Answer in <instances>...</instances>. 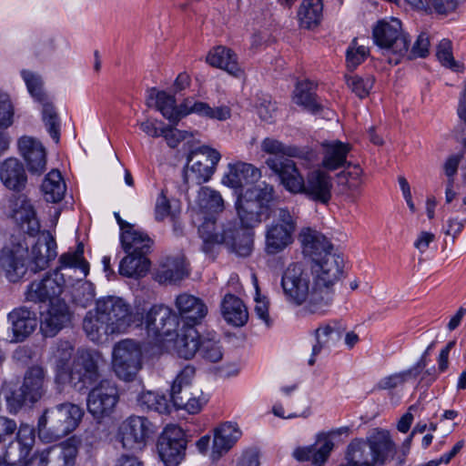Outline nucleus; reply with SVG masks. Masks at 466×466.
Instances as JSON below:
<instances>
[{
	"label": "nucleus",
	"instance_id": "14",
	"mask_svg": "<svg viewBox=\"0 0 466 466\" xmlns=\"http://www.w3.org/2000/svg\"><path fill=\"white\" fill-rule=\"evenodd\" d=\"M96 307L116 334L126 332L134 321L130 305L119 297L101 298L96 301Z\"/></svg>",
	"mask_w": 466,
	"mask_h": 466
},
{
	"label": "nucleus",
	"instance_id": "59",
	"mask_svg": "<svg viewBox=\"0 0 466 466\" xmlns=\"http://www.w3.org/2000/svg\"><path fill=\"white\" fill-rule=\"evenodd\" d=\"M293 100L297 105L302 106L311 112H317L319 109V106L314 95L309 90L307 84H298L296 86Z\"/></svg>",
	"mask_w": 466,
	"mask_h": 466
},
{
	"label": "nucleus",
	"instance_id": "50",
	"mask_svg": "<svg viewBox=\"0 0 466 466\" xmlns=\"http://www.w3.org/2000/svg\"><path fill=\"white\" fill-rule=\"evenodd\" d=\"M187 275V262L183 256L167 258L166 263L158 271L160 282H177Z\"/></svg>",
	"mask_w": 466,
	"mask_h": 466
},
{
	"label": "nucleus",
	"instance_id": "18",
	"mask_svg": "<svg viewBox=\"0 0 466 466\" xmlns=\"http://www.w3.org/2000/svg\"><path fill=\"white\" fill-rule=\"evenodd\" d=\"M266 164L280 179L283 187L289 192L299 194L303 188L304 177L295 162L289 157H270Z\"/></svg>",
	"mask_w": 466,
	"mask_h": 466
},
{
	"label": "nucleus",
	"instance_id": "16",
	"mask_svg": "<svg viewBox=\"0 0 466 466\" xmlns=\"http://www.w3.org/2000/svg\"><path fill=\"white\" fill-rule=\"evenodd\" d=\"M347 427L340 428L329 432H320L316 437V441L312 445L297 447L292 453L294 459L298 461H311L316 466H320L326 462L333 448V437L347 433Z\"/></svg>",
	"mask_w": 466,
	"mask_h": 466
},
{
	"label": "nucleus",
	"instance_id": "9",
	"mask_svg": "<svg viewBox=\"0 0 466 466\" xmlns=\"http://www.w3.org/2000/svg\"><path fill=\"white\" fill-rule=\"evenodd\" d=\"M105 363L103 354L96 350H78L69 372L70 384L78 390L86 388L99 377V366Z\"/></svg>",
	"mask_w": 466,
	"mask_h": 466
},
{
	"label": "nucleus",
	"instance_id": "61",
	"mask_svg": "<svg viewBox=\"0 0 466 466\" xmlns=\"http://www.w3.org/2000/svg\"><path fill=\"white\" fill-rule=\"evenodd\" d=\"M346 83L356 96L364 98L370 94L374 84V78L372 76L363 78L359 76H346Z\"/></svg>",
	"mask_w": 466,
	"mask_h": 466
},
{
	"label": "nucleus",
	"instance_id": "36",
	"mask_svg": "<svg viewBox=\"0 0 466 466\" xmlns=\"http://www.w3.org/2000/svg\"><path fill=\"white\" fill-rule=\"evenodd\" d=\"M177 107L179 114H181V118L191 113H195L210 119L224 121L228 119L231 116V111L228 106H221L218 107H211L208 104L204 102H196L193 98L185 99Z\"/></svg>",
	"mask_w": 466,
	"mask_h": 466
},
{
	"label": "nucleus",
	"instance_id": "25",
	"mask_svg": "<svg viewBox=\"0 0 466 466\" xmlns=\"http://www.w3.org/2000/svg\"><path fill=\"white\" fill-rule=\"evenodd\" d=\"M261 172L253 165L246 162H236L228 165V172L222 177V184L233 188L236 192L241 191L248 184L258 181Z\"/></svg>",
	"mask_w": 466,
	"mask_h": 466
},
{
	"label": "nucleus",
	"instance_id": "4",
	"mask_svg": "<svg viewBox=\"0 0 466 466\" xmlns=\"http://www.w3.org/2000/svg\"><path fill=\"white\" fill-rule=\"evenodd\" d=\"M46 389L47 380L44 368L30 367L25 373L23 384L19 389L12 390L5 386L3 390L9 412L16 413L24 405L37 402L46 394Z\"/></svg>",
	"mask_w": 466,
	"mask_h": 466
},
{
	"label": "nucleus",
	"instance_id": "49",
	"mask_svg": "<svg viewBox=\"0 0 466 466\" xmlns=\"http://www.w3.org/2000/svg\"><path fill=\"white\" fill-rule=\"evenodd\" d=\"M347 463L341 466H374L368 441L355 440L347 449Z\"/></svg>",
	"mask_w": 466,
	"mask_h": 466
},
{
	"label": "nucleus",
	"instance_id": "57",
	"mask_svg": "<svg viewBox=\"0 0 466 466\" xmlns=\"http://www.w3.org/2000/svg\"><path fill=\"white\" fill-rule=\"evenodd\" d=\"M16 431L15 441L21 451V457L26 458L35 444V431L27 424H21Z\"/></svg>",
	"mask_w": 466,
	"mask_h": 466
},
{
	"label": "nucleus",
	"instance_id": "37",
	"mask_svg": "<svg viewBox=\"0 0 466 466\" xmlns=\"http://www.w3.org/2000/svg\"><path fill=\"white\" fill-rule=\"evenodd\" d=\"M198 234L202 239V251L214 259L220 245L225 241L226 230L218 231L216 221L213 218H207L199 226Z\"/></svg>",
	"mask_w": 466,
	"mask_h": 466
},
{
	"label": "nucleus",
	"instance_id": "10",
	"mask_svg": "<svg viewBox=\"0 0 466 466\" xmlns=\"http://www.w3.org/2000/svg\"><path fill=\"white\" fill-rule=\"evenodd\" d=\"M145 328L149 338L157 341L171 340L178 330V316L165 305H154L146 313Z\"/></svg>",
	"mask_w": 466,
	"mask_h": 466
},
{
	"label": "nucleus",
	"instance_id": "45",
	"mask_svg": "<svg viewBox=\"0 0 466 466\" xmlns=\"http://www.w3.org/2000/svg\"><path fill=\"white\" fill-rule=\"evenodd\" d=\"M151 239L144 232L137 231L130 225L121 233V243L126 253L146 254L147 253Z\"/></svg>",
	"mask_w": 466,
	"mask_h": 466
},
{
	"label": "nucleus",
	"instance_id": "32",
	"mask_svg": "<svg viewBox=\"0 0 466 466\" xmlns=\"http://www.w3.org/2000/svg\"><path fill=\"white\" fill-rule=\"evenodd\" d=\"M146 104L148 107H155L172 125H177L181 119V114L176 105L175 96L165 91L152 88L148 91Z\"/></svg>",
	"mask_w": 466,
	"mask_h": 466
},
{
	"label": "nucleus",
	"instance_id": "55",
	"mask_svg": "<svg viewBox=\"0 0 466 466\" xmlns=\"http://www.w3.org/2000/svg\"><path fill=\"white\" fill-rule=\"evenodd\" d=\"M240 194L248 198H251L253 202H257L260 208L268 211V205L274 198V188L271 185L262 182Z\"/></svg>",
	"mask_w": 466,
	"mask_h": 466
},
{
	"label": "nucleus",
	"instance_id": "6",
	"mask_svg": "<svg viewBox=\"0 0 466 466\" xmlns=\"http://www.w3.org/2000/svg\"><path fill=\"white\" fill-rule=\"evenodd\" d=\"M143 368V350L138 341L121 339L112 349L111 369L117 379L134 381Z\"/></svg>",
	"mask_w": 466,
	"mask_h": 466
},
{
	"label": "nucleus",
	"instance_id": "35",
	"mask_svg": "<svg viewBox=\"0 0 466 466\" xmlns=\"http://www.w3.org/2000/svg\"><path fill=\"white\" fill-rule=\"evenodd\" d=\"M0 179L10 190H23L27 182L24 165L16 158L5 160L0 166Z\"/></svg>",
	"mask_w": 466,
	"mask_h": 466
},
{
	"label": "nucleus",
	"instance_id": "23",
	"mask_svg": "<svg viewBox=\"0 0 466 466\" xmlns=\"http://www.w3.org/2000/svg\"><path fill=\"white\" fill-rule=\"evenodd\" d=\"M175 307L184 325H196L201 323L208 312V306L199 298L188 293L179 294L175 299Z\"/></svg>",
	"mask_w": 466,
	"mask_h": 466
},
{
	"label": "nucleus",
	"instance_id": "58",
	"mask_svg": "<svg viewBox=\"0 0 466 466\" xmlns=\"http://www.w3.org/2000/svg\"><path fill=\"white\" fill-rule=\"evenodd\" d=\"M80 441L76 437L70 438L60 445L58 458L62 461L60 466H75L78 455Z\"/></svg>",
	"mask_w": 466,
	"mask_h": 466
},
{
	"label": "nucleus",
	"instance_id": "3",
	"mask_svg": "<svg viewBox=\"0 0 466 466\" xmlns=\"http://www.w3.org/2000/svg\"><path fill=\"white\" fill-rule=\"evenodd\" d=\"M372 36L383 54L390 56V64L397 65L410 46L409 35L404 32L401 22L395 17L379 21L373 27Z\"/></svg>",
	"mask_w": 466,
	"mask_h": 466
},
{
	"label": "nucleus",
	"instance_id": "13",
	"mask_svg": "<svg viewBox=\"0 0 466 466\" xmlns=\"http://www.w3.org/2000/svg\"><path fill=\"white\" fill-rule=\"evenodd\" d=\"M118 399L116 384L111 380H102L88 393V412L98 420L109 417L114 412Z\"/></svg>",
	"mask_w": 466,
	"mask_h": 466
},
{
	"label": "nucleus",
	"instance_id": "63",
	"mask_svg": "<svg viewBox=\"0 0 466 466\" xmlns=\"http://www.w3.org/2000/svg\"><path fill=\"white\" fill-rule=\"evenodd\" d=\"M368 55V48L364 46H359L357 39H354L347 50V66L351 70L355 69L365 60Z\"/></svg>",
	"mask_w": 466,
	"mask_h": 466
},
{
	"label": "nucleus",
	"instance_id": "2",
	"mask_svg": "<svg viewBox=\"0 0 466 466\" xmlns=\"http://www.w3.org/2000/svg\"><path fill=\"white\" fill-rule=\"evenodd\" d=\"M281 287L289 303L295 306L305 304L306 309L311 313L326 312L323 305L314 302L310 274L301 264L289 265L283 272Z\"/></svg>",
	"mask_w": 466,
	"mask_h": 466
},
{
	"label": "nucleus",
	"instance_id": "26",
	"mask_svg": "<svg viewBox=\"0 0 466 466\" xmlns=\"http://www.w3.org/2000/svg\"><path fill=\"white\" fill-rule=\"evenodd\" d=\"M70 321L68 306L63 300L52 302L42 313L40 329L45 336L53 337Z\"/></svg>",
	"mask_w": 466,
	"mask_h": 466
},
{
	"label": "nucleus",
	"instance_id": "41",
	"mask_svg": "<svg viewBox=\"0 0 466 466\" xmlns=\"http://www.w3.org/2000/svg\"><path fill=\"white\" fill-rule=\"evenodd\" d=\"M83 329L88 339L94 342L101 341L107 335L116 334L108 321L98 312L96 307L86 314L83 319Z\"/></svg>",
	"mask_w": 466,
	"mask_h": 466
},
{
	"label": "nucleus",
	"instance_id": "12",
	"mask_svg": "<svg viewBox=\"0 0 466 466\" xmlns=\"http://www.w3.org/2000/svg\"><path fill=\"white\" fill-rule=\"evenodd\" d=\"M88 271V263L84 258V246L80 243L75 250H68L60 256L59 267L52 274L54 277H62L58 283L64 289L66 286H74L75 283L81 282Z\"/></svg>",
	"mask_w": 466,
	"mask_h": 466
},
{
	"label": "nucleus",
	"instance_id": "5",
	"mask_svg": "<svg viewBox=\"0 0 466 466\" xmlns=\"http://www.w3.org/2000/svg\"><path fill=\"white\" fill-rule=\"evenodd\" d=\"M297 229V216L287 208H279L272 221L265 228V252L277 255L290 246Z\"/></svg>",
	"mask_w": 466,
	"mask_h": 466
},
{
	"label": "nucleus",
	"instance_id": "15",
	"mask_svg": "<svg viewBox=\"0 0 466 466\" xmlns=\"http://www.w3.org/2000/svg\"><path fill=\"white\" fill-rule=\"evenodd\" d=\"M187 440L182 429L167 426L157 441V452L166 466H177L185 456Z\"/></svg>",
	"mask_w": 466,
	"mask_h": 466
},
{
	"label": "nucleus",
	"instance_id": "60",
	"mask_svg": "<svg viewBox=\"0 0 466 466\" xmlns=\"http://www.w3.org/2000/svg\"><path fill=\"white\" fill-rule=\"evenodd\" d=\"M73 345L66 340L58 341L52 349L51 359L58 370L65 369L73 354Z\"/></svg>",
	"mask_w": 466,
	"mask_h": 466
},
{
	"label": "nucleus",
	"instance_id": "33",
	"mask_svg": "<svg viewBox=\"0 0 466 466\" xmlns=\"http://www.w3.org/2000/svg\"><path fill=\"white\" fill-rule=\"evenodd\" d=\"M235 208L239 223L244 228H253L258 226L267 212L257 202H253L251 198H248L240 193L237 198Z\"/></svg>",
	"mask_w": 466,
	"mask_h": 466
},
{
	"label": "nucleus",
	"instance_id": "31",
	"mask_svg": "<svg viewBox=\"0 0 466 466\" xmlns=\"http://www.w3.org/2000/svg\"><path fill=\"white\" fill-rule=\"evenodd\" d=\"M340 336L341 330L339 322L332 320L320 324L314 330L315 343L312 346V353L309 360V365H314L316 357L321 350L329 348L340 339Z\"/></svg>",
	"mask_w": 466,
	"mask_h": 466
},
{
	"label": "nucleus",
	"instance_id": "30",
	"mask_svg": "<svg viewBox=\"0 0 466 466\" xmlns=\"http://www.w3.org/2000/svg\"><path fill=\"white\" fill-rule=\"evenodd\" d=\"M56 244L48 236L42 235L35 244L32 245L30 256L31 269L35 272L46 268L49 262L56 257Z\"/></svg>",
	"mask_w": 466,
	"mask_h": 466
},
{
	"label": "nucleus",
	"instance_id": "56",
	"mask_svg": "<svg viewBox=\"0 0 466 466\" xmlns=\"http://www.w3.org/2000/svg\"><path fill=\"white\" fill-rule=\"evenodd\" d=\"M181 208L180 204L177 200H169L164 194V191L158 196L156 207H155V217L157 221H162L167 218H170L171 220L178 218Z\"/></svg>",
	"mask_w": 466,
	"mask_h": 466
},
{
	"label": "nucleus",
	"instance_id": "42",
	"mask_svg": "<svg viewBox=\"0 0 466 466\" xmlns=\"http://www.w3.org/2000/svg\"><path fill=\"white\" fill-rule=\"evenodd\" d=\"M221 312L224 319L236 327L245 325L248 319V309L243 301L232 294H226L221 302Z\"/></svg>",
	"mask_w": 466,
	"mask_h": 466
},
{
	"label": "nucleus",
	"instance_id": "48",
	"mask_svg": "<svg viewBox=\"0 0 466 466\" xmlns=\"http://www.w3.org/2000/svg\"><path fill=\"white\" fill-rule=\"evenodd\" d=\"M149 268V260L144 254L127 253L119 263V274L127 278L144 276Z\"/></svg>",
	"mask_w": 466,
	"mask_h": 466
},
{
	"label": "nucleus",
	"instance_id": "21",
	"mask_svg": "<svg viewBox=\"0 0 466 466\" xmlns=\"http://www.w3.org/2000/svg\"><path fill=\"white\" fill-rule=\"evenodd\" d=\"M62 277H54L51 273L46 275L42 279L31 282L25 292V299L31 302H56L63 291L62 286L58 283Z\"/></svg>",
	"mask_w": 466,
	"mask_h": 466
},
{
	"label": "nucleus",
	"instance_id": "52",
	"mask_svg": "<svg viewBox=\"0 0 466 466\" xmlns=\"http://www.w3.org/2000/svg\"><path fill=\"white\" fill-rule=\"evenodd\" d=\"M38 102L42 105L41 113L45 127L53 140L58 143L60 139L61 122L56 107L48 96Z\"/></svg>",
	"mask_w": 466,
	"mask_h": 466
},
{
	"label": "nucleus",
	"instance_id": "17",
	"mask_svg": "<svg viewBox=\"0 0 466 466\" xmlns=\"http://www.w3.org/2000/svg\"><path fill=\"white\" fill-rule=\"evenodd\" d=\"M151 433L152 424L145 417L131 416L119 428L121 443L128 450H142Z\"/></svg>",
	"mask_w": 466,
	"mask_h": 466
},
{
	"label": "nucleus",
	"instance_id": "43",
	"mask_svg": "<svg viewBox=\"0 0 466 466\" xmlns=\"http://www.w3.org/2000/svg\"><path fill=\"white\" fill-rule=\"evenodd\" d=\"M427 352L428 350L421 357V359L410 369L381 378L375 385V389L379 390H393L402 386L410 379L417 378L427 366L425 359V355L427 354Z\"/></svg>",
	"mask_w": 466,
	"mask_h": 466
},
{
	"label": "nucleus",
	"instance_id": "1",
	"mask_svg": "<svg viewBox=\"0 0 466 466\" xmlns=\"http://www.w3.org/2000/svg\"><path fill=\"white\" fill-rule=\"evenodd\" d=\"M344 266V258L338 253H326L312 258L309 274L313 282V300L323 305L325 310L333 301L335 286L343 279Z\"/></svg>",
	"mask_w": 466,
	"mask_h": 466
},
{
	"label": "nucleus",
	"instance_id": "34",
	"mask_svg": "<svg viewBox=\"0 0 466 466\" xmlns=\"http://www.w3.org/2000/svg\"><path fill=\"white\" fill-rule=\"evenodd\" d=\"M299 239L302 245L303 252L314 258H320L326 253H333V246L320 232L310 228L301 229Z\"/></svg>",
	"mask_w": 466,
	"mask_h": 466
},
{
	"label": "nucleus",
	"instance_id": "44",
	"mask_svg": "<svg viewBox=\"0 0 466 466\" xmlns=\"http://www.w3.org/2000/svg\"><path fill=\"white\" fill-rule=\"evenodd\" d=\"M179 390L177 385L171 390L172 401L176 407L184 409L190 414L198 413L208 401L201 391L192 392L190 389H185L179 393Z\"/></svg>",
	"mask_w": 466,
	"mask_h": 466
},
{
	"label": "nucleus",
	"instance_id": "20",
	"mask_svg": "<svg viewBox=\"0 0 466 466\" xmlns=\"http://www.w3.org/2000/svg\"><path fill=\"white\" fill-rule=\"evenodd\" d=\"M19 153L31 174L41 175L46 168V150L36 138L24 136L17 141Z\"/></svg>",
	"mask_w": 466,
	"mask_h": 466
},
{
	"label": "nucleus",
	"instance_id": "62",
	"mask_svg": "<svg viewBox=\"0 0 466 466\" xmlns=\"http://www.w3.org/2000/svg\"><path fill=\"white\" fill-rule=\"evenodd\" d=\"M21 75L25 82L29 93L36 101L47 96V95L43 91V81L39 75L28 70H23Z\"/></svg>",
	"mask_w": 466,
	"mask_h": 466
},
{
	"label": "nucleus",
	"instance_id": "8",
	"mask_svg": "<svg viewBox=\"0 0 466 466\" xmlns=\"http://www.w3.org/2000/svg\"><path fill=\"white\" fill-rule=\"evenodd\" d=\"M221 158L220 153L209 147L202 146L193 150L184 171V180L188 186L208 182L215 173Z\"/></svg>",
	"mask_w": 466,
	"mask_h": 466
},
{
	"label": "nucleus",
	"instance_id": "11",
	"mask_svg": "<svg viewBox=\"0 0 466 466\" xmlns=\"http://www.w3.org/2000/svg\"><path fill=\"white\" fill-rule=\"evenodd\" d=\"M28 243L25 238H14L0 250V269L13 283L27 271Z\"/></svg>",
	"mask_w": 466,
	"mask_h": 466
},
{
	"label": "nucleus",
	"instance_id": "40",
	"mask_svg": "<svg viewBox=\"0 0 466 466\" xmlns=\"http://www.w3.org/2000/svg\"><path fill=\"white\" fill-rule=\"evenodd\" d=\"M370 449L372 462L375 465L382 466L389 458L395 452V445L390 439V433L385 431H379L368 441Z\"/></svg>",
	"mask_w": 466,
	"mask_h": 466
},
{
	"label": "nucleus",
	"instance_id": "53",
	"mask_svg": "<svg viewBox=\"0 0 466 466\" xmlns=\"http://www.w3.org/2000/svg\"><path fill=\"white\" fill-rule=\"evenodd\" d=\"M196 203L199 210L205 213H218L224 209L220 193L208 187L199 189Z\"/></svg>",
	"mask_w": 466,
	"mask_h": 466
},
{
	"label": "nucleus",
	"instance_id": "47",
	"mask_svg": "<svg viewBox=\"0 0 466 466\" xmlns=\"http://www.w3.org/2000/svg\"><path fill=\"white\" fill-rule=\"evenodd\" d=\"M321 0H303L298 10L299 25L306 29L317 26L322 17Z\"/></svg>",
	"mask_w": 466,
	"mask_h": 466
},
{
	"label": "nucleus",
	"instance_id": "24",
	"mask_svg": "<svg viewBox=\"0 0 466 466\" xmlns=\"http://www.w3.org/2000/svg\"><path fill=\"white\" fill-rule=\"evenodd\" d=\"M332 180L325 171L317 169L309 172L303 179V188L299 193L310 199L327 204L331 198Z\"/></svg>",
	"mask_w": 466,
	"mask_h": 466
},
{
	"label": "nucleus",
	"instance_id": "7",
	"mask_svg": "<svg viewBox=\"0 0 466 466\" xmlns=\"http://www.w3.org/2000/svg\"><path fill=\"white\" fill-rule=\"evenodd\" d=\"M83 414V410L72 403H64L47 409L38 420L39 434L48 430L52 432L54 439L64 437L77 427Z\"/></svg>",
	"mask_w": 466,
	"mask_h": 466
},
{
	"label": "nucleus",
	"instance_id": "28",
	"mask_svg": "<svg viewBox=\"0 0 466 466\" xmlns=\"http://www.w3.org/2000/svg\"><path fill=\"white\" fill-rule=\"evenodd\" d=\"M261 149L267 154L274 155V157H296L304 160L308 165L317 158L316 153L308 147L286 146L271 137H267L261 142Z\"/></svg>",
	"mask_w": 466,
	"mask_h": 466
},
{
	"label": "nucleus",
	"instance_id": "19",
	"mask_svg": "<svg viewBox=\"0 0 466 466\" xmlns=\"http://www.w3.org/2000/svg\"><path fill=\"white\" fill-rule=\"evenodd\" d=\"M11 324V333L2 338L8 342H19L25 339L36 328L37 319L35 313L26 307H19L8 314Z\"/></svg>",
	"mask_w": 466,
	"mask_h": 466
},
{
	"label": "nucleus",
	"instance_id": "27",
	"mask_svg": "<svg viewBox=\"0 0 466 466\" xmlns=\"http://www.w3.org/2000/svg\"><path fill=\"white\" fill-rule=\"evenodd\" d=\"M211 458L216 461L227 453L241 436V431L236 423L224 422L213 431Z\"/></svg>",
	"mask_w": 466,
	"mask_h": 466
},
{
	"label": "nucleus",
	"instance_id": "22",
	"mask_svg": "<svg viewBox=\"0 0 466 466\" xmlns=\"http://www.w3.org/2000/svg\"><path fill=\"white\" fill-rule=\"evenodd\" d=\"M10 216L21 225V228L30 236L39 232L40 224L36 218L31 201L25 196L14 197L9 201Z\"/></svg>",
	"mask_w": 466,
	"mask_h": 466
},
{
	"label": "nucleus",
	"instance_id": "54",
	"mask_svg": "<svg viewBox=\"0 0 466 466\" xmlns=\"http://www.w3.org/2000/svg\"><path fill=\"white\" fill-rule=\"evenodd\" d=\"M137 404L143 410H155L158 413H167L169 410L167 398L157 391L141 392L137 397Z\"/></svg>",
	"mask_w": 466,
	"mask_h": 466
},
{
	"label": "nucleus",
	"instance_id": "46",
	"mask_svg": "<svg viewBox=\"0 0 466 466\" xmlns=\"http://www.w3.org/2000/svg\"><path fill=\"white\" fill-rule=\"evenodd\" d=\"M41 190L47 202L57 203L61 201L66 191V182L57 169L51 170L45 177Z\"/></svg>",
	"mask_w": 466,
	"mask_h": 466
},
{
	"label": "nucleus",
	"instance_id": "38",
	"mask_svg": "<svg viewBox=\"0 0 466 466\" xmlns=\"http://www.w3.org/2000/svg\"><path fill=\"white\" fill-rule=\"evenodd\" d=\"M322 162L321 165L328 170H336L347 164V156L351 149V146L339 140L325 142L322 144Z\"/></svg>",
	"mask_w": 466,
	"mask_h": 466
},
{
	"label": "nucleus",
	"instance_id": "64",
	"mask_svg": "<svg viewBox=\"0 0 466 466\" xmlns=\"http://www.w3.org/2000/svg\"><path fill=\"white\" fill-rule=\"evenodd\" d=\"M78 287L74 289L72 296L75 302L83 308L87 307L95 298V290L91 283L77 282Z\"/></svg>",
	"mask_w": 466,
	"mask_h": 466
},
{
	"label": "nucleus",
	"instance_id": "29",
	"mask_svg": "<svg viewBox=\"0 0 466 466\" xmlns=\"http://www.w3.org/2000/svg\"><path fill=\"white\" fill-rule=\"evenodd\" d=\"M175 335V350L180 358L192 359L200 350L204 337L192 325H183Z\"/></svg>",
	"mask_w": 466,
	"mask_h": 466
},
{
	"label": "nucleus",
	"instance_id": "39",
	"mask_svg": "<svg viewBox=\"0 0 466 466\" xmlns=\"http://www.w3.org/2000/svg\"><path fill=\"white\" fill-rule=\"evenodd\" d=\"M206 60L211 66L223 69L236 77L243 76V71L238 64L237 56L229 48L217 46L208 53Z\"/></svg>",
	"mask_w": 466,
	"mask_h": 466
},
{
	"label": "nucleus",
	"instance_id": "51",
	"mask_svg": "<svg viewBox=\"0 0 466 466\" xmlns=\"http://www.w3.org/2000/svg\"><path fill=\"white\" fill-rule=\"evenodd\" d=\"M225 243L238 256L247 257L253 248L251 236L238 229H226Z\"/></svg>",
	"mask_w": 466,
	"mask_h": 466
}]
</instances>
